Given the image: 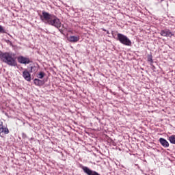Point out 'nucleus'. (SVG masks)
<instances>
[{
    "mask_svg": "<svg viewBox=\"0 0 175 175\" xmlns=\"http://www.w3.org/2000/svg\"><path fill=\"white\" fill-rule=\"evenodd\" d=\"M38 79H43L44 77V72H40L38 75Z\"/></svg>",
    "mask_w": 175,
    "mask_h": 175,
    "instance_id": "f8f14e48",
    "label": "nucleus"
},
{
    "mask_svg": "<svg viewBox=\"0 0 175 175\" xmlns=\"http://www.w3.org/2000/svg\"><path fill=\"white\" fill-rule=\"evenodd\" d=\"M0 33H5V29L1 25H0Z\"/></svg>",
    "mask_w": 175,
    "mask_h": 175,
    "instance_id": "ddd939ff",
    "label": "nucleus"
},
{
    "mask_svg": "<svg viewBox=\"0 0 175 175\" xmlns=\"http://www.w3.org/2000/svg\"><path fill=\"white\" fill-rule=\"evenodd\" d=\"M148 61L149 62H152V56L148 55Z\"/></svg>",
    "mask_w": 175,
    "mask_h": 175,
    "instance_id": "4468645a",
    "label": "nucleus"
},
{
    "mask_svg": "<svg viewBox=\"0 0 175 175\" xmlns=\"http://www.w3.org/2000/svg\"><path fill=\"white\" fill-rule=\"evenodd\" d=\"M0 59L10 66H17V62H16V59L12 53H4L0 54Z\"/></svg>",
    "mask_w": 175,
    "mask_h": 175,
    "instance_id": "f03ea898",
    "label": "nucleus"
},
{
    "mask_svg": "<svg viewBox=\"0 0 175 175\" xmlns=\"http://www.w3.org/2000/svg\"><path fill=\"white\" fill-rule=\"evenodd\" d=\"M159 142L163 147H165V148H167V147H169V142L164 138H160Z\"/></svg>",
    "mask_w": 175,
    "mask_h": 175,
    "instance_id": "1a4fd4ad",
    "label": "nucleus"
},
{
    "mask_svg": "<svg viewBox=\"0 0 175 175\" xmlns=\"http://www.w3.org/2000/svg\"><path fill=\"white\" fill-rule=\"evenodd\" d=\"M18 62L19 64H23L24 65H27L28 64H31L32 62V60H31L29 57L19 56L18 57Z\"/></svg>",
    "mask_w": 175,
    "mask_h": 175,
    "instance_id": "20e7f679",
    "label": "nucleus"
},
{
    "mask_svg": "<svg viewBox=\"0 0 175 175\" xmlns=\"http://www.w3.org/2000/svg\"><path fill=\"white\" fill-rule=\"evenodd\" d=\"M23 76L25 79V80H27V81H31V74L28 70H25L23 72Z\"/></svg>",
    "mask_w": 175,
    "mask_h": 175,
    "instance_id": "6e6552de",
    "label": "nucleus"
},
{
    "mask_svg": "<svg viewBox=\"0 0 175 175\" xmlns=\"http://www.w3.org/2000/svg\"><path fill=\"white\" fill-rule=\"evenodd\" d=\"M160 35L165 38H172V36H174V34L172 33V31H170V30L168 29L161 30L160 32Z\"/></svg>",
    "mask_w": 175,
    "mask_h": 175,
    "instance_id": "39448f33",
    "label": "nucleus"
},
{
    "mask_svg": "<svg viewBox=\"0 0 175 175\" xmlns=\"http://www.w3.org/2000/svg\"><path fill=\"white\" fill-rule=\"evenodd\" d=\"M1 133L8 135L9 133V129L8 127H3V122L0 120V135Z\"/></svg>",
    "mask_w": 175,
    "mask_h": 175,
    "instance_id": "423d86ee",
    "label": "nucleus"
},
{
    "mask_svg": "<svg viewBox=\"0 0 175 175\" xmlns=\"http://www.w3.org/2000/svg\"><path fill=\"white\" fill-rule=\"evenodd\" d=\"M117 40H119L124 46H132V41L128 37L122 33H118Z\"/></svg>",
    "mask_w": 175,
    "mask_h": 175,
    "instance_id": "7ed1b4c3",
    "label": "nucleus"
},
{
    "mask_svg": "<svg viewBox=\"0 0 175 175\" xmlns=\"http://www.w3.org/2000/svg\"><path fill=\"white\" fill-rule=\"evenodd\" d=\"M33 69H35V66L30 67V72H31V73H32V72H33Z\"/></svg>",
    "mask_w": 175,
    "mask_h": 175,
    "instance_id": "2eb2a0df",
    "label": "nucleus"
},
{
    "mask_svg": "<svg viewBox=\"0 0 175 175\" xmlns=\"http://www.w3.org/2000/svg\"><path fill=\"white\" fill-rule=\"evenodd\" d=\"M40 20L49 25H52V27L57 28V29H59L62 25L58 17L46 12H42V15L40 16Z\"/></svg>",
    "mask_w": 175,
    "mask_h": 175,
    "instance_id": "f257e3e1",
    "label": "nucleus"
},
{
    "mask_svg": "<svg viewBox=\"0 0 175 175\" xmlns=\"http://www.w3.org/2000/svg\"><path fill=\"white\" fill-rule=\"evenodd\" d=\"M33 81H34L35 85H38V87L43 85V81L40 79H35Z\"/></svg>",
    "mask_w": 175,
    "mask_h": 175,
    "instance_id": "9d476101",
    "label": "nucleus"
},
{
    "mask_svg": "<svg viewBox=\"0 0 175 175\" xmlns=\"http://www.w3.org/2000/svg\"><path fill=\"white\" fill-rule=\"evenodd\" d=\"M168 140L172 144H175V135L170 136Z\"/></svg>",
    "mask_w": 175,
    "mask_h": 175,
    "instance_id": "9b49d317",
    "label": "nucleus"
},
{
    "mask_svg": "<svg viewBox=\"0 0 175 175\" xmlns=\"http://www.w3.org/2000/svg\"><path fill=\"white\" fill-rule=\"evenodd\" d=\"M68 42H70L71 43H77L80 40V36H71L68 38Z\"/></svg>",
    "mask_w": 175,
    "mask_h": 175,
    "instance_id": "0eeeda50",
    "label": "nucleus"
}]
</instances>
